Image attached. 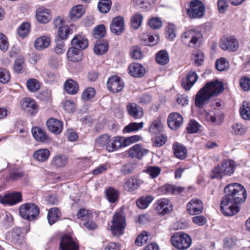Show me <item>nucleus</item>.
Listing matches in <instances>:
<instances>
[{"mask_svg":"<svg viewBox=\"0 0 250 250\" xmlns=\"http://www.w3.org/2000/svg\"><path fill=\"white\" fill-rule=\"evenodd\" d=\"M224 193L225 195L220 203L221 211L226 216L234 215L239 211L240 208L234 204H240L246 200V190L241 184L233 183L225 188Z\"/></svg>","mask_w":250,"mask_h":250,"instance_id":"obj_1","label":"nucleus"},{"mask_svg":"<svg viewBox=\"0 0 250 250\" xmlns=\"http://www.w3.org/2000/svg\"><path fill=\"white\" fill-rule=\"evenodd\" d=\"M236 164L231 160H224L220 164L215 166L211 171V179H221L225 175H230L234 172Z\"/></svg>","mask_w":250,"mask_h":250,"instance_id":"obj_2","label":"nucleus"},{"mask_svg":"<svg viewBox=\"0 0 250 250\" xmlns=\"http://www.w3.org/2000/svg\"><path fill=\"white\" fill-rule=\"evenodd\" d=\"M119 139L117 136L111 138L108 134H104L95 140V143L97 146L105 148L108 152H112L118 150Z\"/></svg>","mask_w":250,"mask_h":250,"instance_id":"obj_3","label":"nucleus"},{"mask_svg":"<svg viewBox=\"0 0 250 250\" xmlns=\"http://www.w3.org/2000/svg\"><path fill=\"white\" fill-rule=\"evenodd\" d=\"M171 245L179 250H186L188 249L192 243L190 236L183 232H176L170 238Z\"/></svg>","mask_w":250,"mask_h":250,"instance_id":"obj_4","label":"nucleus"},{"mask_svg":"<svg viewBox=\"0 0 250 250\" xmlns=\"http://www.w3.org/2000/svg\"><path fill=\"white\" fill-rule=\"evenodd\" d=\"M125 216L123 211L114 214L112 217L110 230L113 235L119 236L124 233L126 227Z\"/></svg>","mask_w":250,"mask_h":250,"instance_id":"obj_5","label":"nucleus"},{"mask_svg":"<svg viewBox=\"0 0 250 250\" xmlns=\"http://www.w3.org/2000/svg\"><path fill=\"white\" fill-rule=\"evenodd\" d=\"M20 214L22 218L28 220H32L38 216L40 209L33 203H25L21 205L19 208Z\"/></svg>","mask_w":250,"mask_h":250,"instance_id":"obj_6","label":"nucleus"},{"mask_svg":"<svg viewBox=\"0 0 250 250\" xmlns=\"http://www.w3.org/2000/svg\"><path fill=\"white\" fill-rule=\"evenodd\" d=\"M203 37L201 32L195 30L186 31L182 36L183 43L189 47H194L196 45L199 46Z\"/></svg>","mask_w":250,"mask_h":250,"instance_id":"obj_7","label":"nucleus"},{"mask_svg":"<svg viewBox=\"0 0 250 250\" xmlns=\"http://www.w3.org/2000/svg\"><path fill=\"white\" fill-rule=\"evenodd\" d=\"M125 86L123 80L118 76L114 75L109 78L107 82L108 89L113 93H118Z\"/></svg>","mask_w":250,"mask_h":250,"instance_id":"obj_8","label":"nucleus"},{"mask_svg":"<svg viewBox=\"0 0 250 250\" xmlns=\"http://www.w3.org/2000/svg\"><path fill=\"white\" fill-rule=\"evenodd\" d=\"M203 88L208 91L211 97L217 96L224 90L222 82L216 80L214 82L207 83Z\"/></svg>","mask_w":250,"mask_h":250,"instance_id":"obj_9","label":"nucleus"},{"mask_svg":"<svg viewBox=\"0 0 250 250\" xmlns=\"http://www.w3.org/2000/svg\"><path fill=\"white\" fill-rule=\"evenodd\" d=\"M22 201V195L20 192H12L4 195H0V203L10 206L14 205Z\"/></svg>","mask_w":250,"mask_h":250,"instance_id":"obj_10","label":"nucleus"},{"mask_svg":"<svg viewBox=\"0 0 250 250\" xmlns=\"http://www.w3.org/2000/svg\"><path fill=\"white\" fill-rule=\"evenodd\" d=\"M220 46L224 50L234 52L238 49L239 44L236 38L230 37L222 39Z\"/></svg>","mask_w":250,"mask_h":250,"instance_id":"obj_11","label":"nucleus"},{"mask_svg":"<svg viewBox=\"0 0 250 250\" xmlns=\"http://www.w3.org/2000/svg\"><path fill=\"white\" fill-rule=\"evenodd\" d=\"M111 32L116 35L122 34L125 30L124 19L121 16H117L113 19L110 26Z\"/></svg>","mask_w":250,"mask_h":250,"instance_id":"obj_12","label":"nucleus"},{"mask_svg":"<svg viewBox=\"0 0 250 250\" xmlns=\"http://www.w3.org/2000/svg\"><path fill=\"white\" fill-rule=\"evenodd\" d=\"M142 184L141 180L132 176L124 180L123 188L128 192H132L137 190Z\"/></svg>","mask_w":250,"mask_h":250,"instance_id":"obj_13","label":"nucleus"},{"mask_svg":"<svg viewBox=\"0 0 250 250\" xmlns=\"http://www.w3.org/2000/svg\"><path fill=\"white\" fill-rule=\"evenodd\" d=\"M21 108L26 112L34 115L37 112L38 108L36 102L30 98H25L21 101Z\"/></svg>","mask_w":250,"mask_h":250,"instance_id":"obj_14","label":"nucleus"},{"mask_svg":"<svg viewBox=\"0 0 250 250\" xmlns=\"http://www.w3.org/2000/svg\"><path fill=\"white\" fill-rule=\"evenodd\" d=\"M203 210V204L197 198L191 200L187 205V211L191 215L200 214Z\"/></svg>","mask_w":250,"mask_h":250,"instance_id":"obj_15","label":"nucleus"},{"mask_svg":"<svg viewBox=\"0 0 250 250\" xmlns=\"http://www.w3.org/2000/svg\"><path fill=\"white\" fill-rule=\"evenodd\" d=\"M212 97L203 87L197 93L195 99V104L198 108L202 107L207 104Z\"/></svg>","mask_w":250,"mask_h":250,"instance_id":"obj_16","label":"nucleus"},{"mask_svg":"<svg viewBox=\"0 0 250 250\" xmlns=\"http://www.w3.org/2000/svg\"><path fill=\"white\" fill-rule=\"evenodd\" d=\"M46 126L49 131L55 134H59L62 130L63 123L59 120L52 118L46 122Z\"/></svg>","mask_w":250,"mask_h":250,"instance_id":"obj_17","label":"nucleus"},{"mask_svg":"<svg viewBox=\"0 0 250 250\" xmlns=\"http://www.w3.org/2000/svg\"><path fill=\"white\" fill-rule=\"evenodd\" d=\"M60 247L62 250H79L78 245L68 235L62 237Z\"/></svg>","mask_w":250,"mask_h":250,"instance_id":"obj_18","label":"nucleus"},{"mask_svg":"<svg viewBox=\"0 0 250 250\" xmlns=\"http://www.w3.org/2000/svg\"><path fill=\"white\" fill-rule=\"evenodd\" d=\"M198 76L195 71L191 70L185 79L182 81L181 85L186 91H188L197 81Z\"/></svg>","mask_w":250,"mask_h":250,"instance_id":"obj_19","label":"nucleus"},{"mask_svg":"<svg viewBox=\"0 0 250 250\" xmlns=\"http://www.w3.org/2000/svg\"><path fill=\"white\" fill-rule=\"evenodd\" d=\"M183 121L182 116L175 112L170 114L167 119L168 125L173 130L178 129L182 125Z\"/></svg>","mask_w":250,"mask_h":250,"instance_id":"obj_20","label":"nucleus"},{"mask_svg":"<svg viewBox=\"0 0 250 250\" xmlns=\"http://www.w3.org/2000/svg\"><path fill=\"white\" fill-rule=\"evenodd\" d=\"M71 45L80 50H83L88 45V40L82 34L75 35L71 41Z\"/></svg>","mask_w":250,"mask_h":250,"instance_id":"obj_21","label":"nucleus"},{"mask_svg":"<svg viewBox=\"0 0 250 250\" xmlns=\"http://www.w3.org/2000/svg\"><path fill=\"white\" fill-rule=\"evenodd\" d=\"M129 74L136 78L143 77L145 74V68L140 63L134 62L131 63L128 68Z\"/></svg>","mask_w":250,"mask_h":250,"instance_id":"obj_22","label":"nucleus"},{"mask_svg":"<svg viewBox=\"0 0 250 250\" xmlns=\"http://www.w3.org/2000/svg\"><path fill=\"white\" fill-rule=\"evenodd\" d=\"M128 114L135 119H141L144 115L143 109L135 103H129L126 105Z\"/></svg>","mask_w":250,"mask_h":250,"instance_id":"obj_23","label":"nucleus"},{"mask_svg":"<svg viewBox=\"0 0 250 250\" xmlns=\"http://www.w3.org/2000/svg\"><path fill=\"white\" fill-rule=\"evenodd\" d=\"M156 209L159 214L164 215L169 213L172 210L173 208L167 200L163 199L158 201Z\"/></svg>","mask_w":250,"mask_h":250,"instance_id":"obj_24","label":"nucleus"},{"mask_svg":"<svg viewBox=\"0 0 250 250\" xmlns=\"http://www.w3.org/2000/svg\"><path fill=\"white\" fill-rule=\"evenodd\" d=\"M7 237L14 244H21L23 240V237L21 235V229L18 227L14 228L11 232H9Z\"/></svg>","mask_w":250,"mask_h":250,"instance_id":"obj_25","label":"nucleus"},{"mask_svg":"<svg viewBox=\"0 0 250 250\" xmlns=\"http://www.w3.org/2000/svg\"><path fill=\"white\" fill-rule=\"evenodd\" d=\"M34 138L38 141L41 142H47L50 140L49 137L45 131L38 126L33 127L31 130Z\"/></svg>","mask_w":250,"mask_h":250,"instance_id":"obj_26","label":"nucleus"},{"mask_svg":"<svg viewBox=\"0 0 250 250\" xmlns=\"http://www.w3.org/2000/svg\"><path fill=\"white\" fill-rule=\"evenodd\" d=\"M36 18L41 23H47L51 19V16L49 10L43 7H39L36 10Z\"/></svg>","mask_w":250,"mask_h":250,"instance_id":"obj_27","label":"nucleus"},{"mask_svg":"<svg viewBox=\"0 0 250 250\" xmlns=\"http://www.w3.org/2000/svg\"><path fill=\"white\" fill-rule=\"evenodd\" d=\"M148 152V150L144 149L139 145L136 144L131 147L128 150L129 155L132 157H135L138 159H141Z\"/></svg>","mask_w":250,"mask_h":250,"instance_id":"obj_28","label":"nucleus"},{"mask_svg":"<svg viewBox=\"0 0 250 250\" xmlns=\"http://www.w3.org/2000/svg\"><path fill=\"white\" fill-rule=\"evenodd\" d=\"M64 88L67 93L75 95L78 93L79 86L76 81L72 79H68L64 83Z\"/></svg>","mask_w":250,"mask_h":250,"instance_id":"obj_29","label":"nucleus"},{"mask_svg":"<svg viewBox=\"0 0 250 250\" xmlns=\"http://www.w3.org/2000/svg\"><path fill=\"white\" fill-rule=\"evenodd\" d=\"M81 50L72 46L68 50V59L73 62H78L82 59Z\"/></svg>","mask_w":250,"mask_h":250,"instance_id":"obj_30","label":"nucleus"},{"mask_svg":"<svg viewBox=\"0 0 250 250\" xmlns=\"http://www.w3.org/2000/svg\"><path fill=\"white\" fill-rule=\"evenodd\" d=\"M84 13L83 6L82 5H78L72 8L69 17L71 21H75L81 18Z\"/></svg>","mask_w":250,"mask_h":250,"instance_id":"obj_31","label":"nucleus"},{"mask_svg":"<svg viewBox=\"0 0 250 250\" xmlns=\"http://www.w3.org/2000/svg\"><path fill=\"white\" fill-rule=\"evenodd\" d=\"M172 149L176 157L181 160L186 158L187 152L185 146L176 143L173 145Z\"/></svg>","mask_w":250,"mask_h":250,"instance_id":"obj_32","label":"nucleus"},{"mask_svg":"<svg viewBox=\"0 0 250 250\" xmlns=\"http://www.w3.org/2000/svg\"><path fill=\"white\" fill-rule=\"evenodd\" d=\"M61 216V213L57 208H50L48 212L47 219L50 225L58 221Z\"/></svg>","mask_w":250,"mask_h":250,"instance_id":"obj_33","label":"nucleus"},{"mask_svg":"<svg viewBox=\"0 0 250 250\" xmlns=\"http://www.w3.org/2000/svg\"><path fill=\"white\" fill-rule=\"evenodd\" d=\"M50 38L45 36L38 38L35 42L34 46L38 50H42L47 48L50 44Z\"/></svg>","mask_w":250,"mask_h":250,"instance_id":"obj_34","label":"nucleus"},{"mask_svg":"<svg viewBox=\"0 0 250 250\" xmlns=\"http://www.w3.org/2000/svg\"><path fill=\"white\" fill-rule=\"evenodd\" d=\"M67 162V158L64 155L59 154L53 158L52 165L56 168H60L64 167Z\"/></svg>","mask_w":250,"mask_h":250,"instance_id":"obj_35","label":"nucleus"},{"mask_svg":"<svg viewBox=\"0 0 250 250\" xmlns=\"http://www.w3.org/2000/svg\"><path fill=\"white\" fill-rule=\"evenodd\" d=\"M206 119L208 122L213 125H219L224 121V116L220 114H211L207 113L206 115Z\"/></svg>","mask_w":250,"mask_h":250,"instance_id":"obj_36","label":"nucleus"},{"mask_svg":"<svg viewBox=\"0 0 250 250\" xmlns=\"http://www.w3.org/2000/svg\"><path fill=\"white\" fill-rule=\"evenodd\" d=\"M108 48V43L106 41H99L96 42L94 48L97 55H102L106 53Z\"/></svg>","mask_w":250,"mask_h":250,"instance_id":"obj_37","label":"nucleus"},{"mask_svg":"<svg viewBox=\"0 0 250 250\" xmlns=\"http://www.w3.org/2000/svg\"><path fill=\"white\" fill-rule=\"evenodd\" d=\"M155 59L158 64L165 65L169 62L168 54L166 50H160L156 54Z\"/></svg>","mask_w":250,"mask_h":250,"instance_id":"obj_38","label":"nucleus"},{"mask_svg":"<svg viewBox=\"0 0 250 250\" xmlns=\"http://www.w3.org/2000/svg\"><path fill=\"white\" fill-rule=\"evenodd\" d=\"M149 131L154 135L161 133L163 131V125L161 120L159 119L154 120L150 125Z\"/></svg>","mask_w":250,"mask_h":250,"instance_id":"obj_39","label":"nucleus"},{"mask_svg":"<svg viewBox=\"0 0 250 250\" xmlns=\"http://www.w3.org/2000/svg\"><path fill=\"white\" fill-rule=\"evenodd\" d=\"M144 125V123L142 122L140 123L131 122L124 127L123 133H130L138 131L143 128Z\"/></svg>","mask_w":250,"mask_h":250,"instance_id":"obj_40","label":"nucleus"},{"mask_svg":"<svg viewBox=\"0 0 250 250\" xmlns=\"http://www.w3.org/2000/svg\"><path fill=\"white\" fill-rule=\"evenodd\" d=\"M50 151L46 148L37 150L33 155L34 159L40 162H44L49 157Z\"/></svg>","mask_w":250,"mask_h":250,"instance_id":"obj_41","label":"nucleus"},{"mask_svg":"<svg viewBox=\"0 0 250 250\" xmlns=\"http://www.w3.org/2000/svg\"><path fill=\"white\" fill-rule=\"evenodd\" d=\"M205 7L199 0H194L190 2V9L188 11H195L198 10V14H204Z\"/></svg>","mask_w":250,"mask_h":250,"instance_id":"obj_42","label":"nucleus"},{"mask_svg":"<svg viewBox=\"0 0 250 250\" xmlns=\"http://www.w3.org/2000/svg\"><path fill=\"white\" fill-rule=\"evenodd\" d=\"M154 198L153 196L148 195L146 196H142L138 199L136 201V205L138 207L141 209L146 208L148 205L153 201Z\"/></svg>","mask_w":250,"mask_h":250,"instance_id":"obj_43","label":"nucleus"},{"mask_svg":"<svg viewBox=\"0 0 250 250\" xmlns=\"http://www.w3.org/2000/svg\"><path fill=\"white\" fill-rule=\"evenodd\" d=\"M30 30V25L27 22H23L18 28L17 33L19 37L22 39L25 38L29 34Z\"/></svg>","mask_w":250,"mask_h":250,"instance_id":"obj_44","label":"nucleus"},{"mask_svg":"<svg viewBox=\"0 0 250 250\" xmlns=\"http://www.w3.org/2000/svg\"><path fill=\"white\" fill-rule=\"evenodd\" d=\"M111 0H100L98 4L99 11L102 13H107L111 8Z\"/></svg>","mask_w":250,"mask_h":250,"instance_id":"obj_45","label":"nucleus"},{"mask_svg":"<svg viewBox=\"0 0 250 250\" xmlns=\"http://www.w3.org/2000/svg\"><path fill=\"white\" fill-rule=\"evenodd\" d=\"M167 193L179 194L184 191L185 188L172 185H166L163 187Z\"/></svg>","mask_w":250,"mask_h":250,"instance_id":"obj_46","label":"nucleus"},{"mask_svg":"<svg viewBox=\"0 0 250 250\" xmlns=\"http://www.w3.org/2000/svg\"><path fill=\"white\" fill-rule=\"evenodd\" d=\"M240 113L244 119L246 120L250 119V105L249 102L246 101L243 102L240 109Z\"/></svg>","mask_w":250,"mask_h":250,"instance_id":"obj_47","label":"nucleus"},{"mask_svg":"<svg viewBox=\"0 0 250 250\" xmlns=\"http://www.w3.org/2000/svg\"><path fill=\"white\" fill-rule=\"evenodd\" d=\"M105 194L109 202L114 203L118 200L119 192L112 188H109L106 189Z\"/></svg>","mask_w":250,"mask_h":250,"instance_id":"obj_48","label":"nucleus"},{"mask_svg":"<svg viewBox=\"0 0 250 250\" xmlns=\"http://www.w3.org/2000/svg\"><path fill=\"white\" fill-rule=\"evenodd\" d=\"M26 86L30 91L33 92L39 90L41 87L39 82L35 79H29L26 82Z\"/></svg>","mask_w":250,"mask_h":250,"instance_id":"obj_49","label":"nucleus"},{"mask_svg":"<svg viewBox=\"0 0 250 250\" xmlns=\"http://www.w3.org/2000/svg\"><path fill=\"white\" fill-rule=\"evenodd\" d=\"M136 167V164L129 163L122 166L120 169V172L123 175L129 174L132 173Z\"/></svg>","mask_w":250,"mask_h":250,"instance_id":"obj_50","label":"nucleus"},{"mask_svg":"<svg viewBox=\"0 0 250 250\" xmlns=\"http://www.w3.org/2000/svg\"><path fill=\"white\" fill-rule=\"evenodd\" d=\"M148 240V233L146 231H143L137 237L135 243L137 246L141 247L147 243Z\"/></svg>","mask_w":250,"mask_h":250,"instance_id":"obj_51","label":"nucleus"},{"mask_svg":"<svg viewBox=\"0 0 250 250\" xmlns=\"http://www.w3.org/2000/svg\"><path fill=\"white\" fill-rule=\"evenodd\" d=\"M2 224L3 226L6 229H8L13 226V218L10 213L5 212L4 214H3Z\"/></svg>","mask_w":250,"mask_h":250,"instance_id":"obj_52","label":"nucleus"},{"mask_svg":"<svg viewBox=\"0 0 250 250\" xmlns=\"http://www.w3.org/2000/svg\"><path fill=\"white\" fill-rule=\"evenodd\" d=\"M131 2L133 6L143 10L149 8L150 5L148 0H132Z\"/></svg>","mask_w":250,"mask_h":250,"instance_id":"obj_53","label":"nucleus"},{"mask_svg":"<svg viewBox=\"0 0 250 250\" xmlns=\"http://www.w3.org/2000/svg\"><path fill=\"white\" fill-rule=\"evenodd\" d=\"M215 66L219 71H225L229 68V62L225 58H220L216 61Z\"/></svg>","mask_w":250,"mask_h":250,"instance_id":"obj_54","label":"nucleus"},{"mask_svg":"<svg viewBox=\"0 0 250 250\" xmlns=\"http://www.w3.org/2000/svg\"><path fill=\"white\" fill-rule=\"evenodd\" d=\"M77 217L78 219L85 221L91 219L92 215L89 212V210L84 208H81L77 212Z\"/></svg>","mask_w":250,"mask_h":250,"instance_id":"obj_55","label":"nucleus"},{"mask_svg":"<svg viewBox=\"0 0 250 250\" xmlns=\"http://www.w3.org/2000/svg\"><path fill=\"white\" fill-rule=\"evenodd\" d=\"M10 78L9 72L4 68L0 67V83H7L10 81Z\"/></svg>","mask_w":250,"mask_h":250,"instance_id":"obj_56","label":"nucleus"},{"mask_svg":"<svg viewBox=\"0 0 250 250\" xmlns=\"http://www.w3.org/2000/svg\"><path fill=\"white\" fill-rule=\"evenodd\" d=\"M70 29L68 25L61 27L58 29V37L62 40H66L71 33Z\"/></svg>","mask_w":250,"mask_h":250,"instance_id":"obj_57","label":"nucleus"},{"mask_svg":"<svg viewBox=\"0 0 250 250\" xmlns=\"http://www.w3.org/2000/svg\"><path fill=\"white\" fill-rule=\"evenodd\" d=\"M167 139V137L162 133L156 134L153 141L154 146L157 147L163 146L166 143Z\"/></svg>","mask_w":250,"mask_h":250,"instance_id":"obj_58","label":"nucleus"},{"mask_svg":"<svg viewBox=\"0 0 250 250\" xmlns=\"http://www.w3.org/2000/svg\"><path fill=\"white\" fill-rule=\"evenodd\" d=\"M131 58L135 60L142 59L143 57V53L140 47L137 46H133L130 51Z\"/></svg>","mask_w":250,"mask_h":250,"instance_id":"obj_59","label":"nucleus"},{"mask_svg":"<svg viewBox=\"0 0 250 250\" xmlns=\"http://www.w3.org/2000/svg\"><path fill=\"white\" fill-rule=\"evenodd\" d=\"M247 129L241 124L234 123L232 125V132L235 135H242L244 134Z\"/></svg>","mask_w":250,"mask_h":250,"instance_id":"obj_60","label":"nucleus"},{"mask_svg":"<svg viewBox=\"0 0 250 250\" xmlns=\"http://www.w3.org/2000/svg\"><path fill=\"white\" fill-rule=\"evenodd\" d=\"M105 34V27L103 24H101L94 28L93 36L96 39H100L104 37Z\"/></svg>","mask_w":250,"mask_h":250,"instance_id":"obj_61","label":"nucleus"},{"mask_svg":"<svg viewBox=\"0 0 250 250\" xmlns=\"http://www.w3.org/2000/svg\"><path fill=\"white\" fill-rule=\"evenodd\" d=\"M24 173L22 171L13 170L10 172V175L6 178V180L7 181H17L22 178L24 176Z\"/></svg>","mask_w":250,"mask_h":250,"instance_id":"obj_62","label":"nucleus"},{"mask_svg":"<svg viewBox=\"0 0 250 250\" xmlns=\"http://www.w3.org/2000/svg\"><path fill=\"white\" fill-rule=\"evenodd\" d=\"M200 125L195 120H190L187 127L188 132L189 133H194L198 132Z\"/></svg>","mask_w":250,"mask_h":250,"instance_id":"obj_63","label":"nucleus"},{"mask_svg":"<svg viewBox=\"0 0 250 250\" xmlns=\"http://www.w3.org/2000/svg\"><path fill=\"white\" fill-rule=\"evenodd\" d=\"M95 94V90L92 87H88L85 89L82 94L83 100L88 101L92 98Z\"/></svg>","mask_w":250,"mask_h":250,"instance_id":"obj_64","label":"nucleus"}]
</instances>
